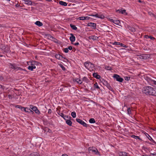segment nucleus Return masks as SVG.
Returning a JSON list of instances; mask_svg holds the SVG:
<instances>
[{
	"mask_svg": "<svg viewBox=\"0 0 156 156\" xmlns=\"http://www.w3.org/2000/svg\"><path fill=\"white\" fill-rule=\"evenodd\" d=\"M59 4L62 5L66 6L67 5V3L65 2L62 1H60L59 2Z\"/></svg>",
	"mask_w": 156,
	"mask_h": 156,
	"instance_id": "nucleus-23",
	"label": "nucleus"
},
{
	"mask_svg": "<svg viewBox=\"0 0 156 156\" xmlns=\"http://www.w3.org/2000/svg\"><path fill=\"white\" fill-rule=\"evenodd\" d=\"M103 84L106 87L109 84L105 80L103 79L102 82Z\"/></svg>",
	"mask_w": 156,
	"mask_h": 156,
	"instance_id": "nucleus-21",
	"label": "nucleus"
},
{
	"mask_svg": "<svg viewBox=\"0 0 156 156\" xmlns=\"http://www.w3.org/2000/svg\"><path fill=\"white\" fill-rule=\"evenodd\" d=\"M119 156H128V154L125 152L121 151L119 153Z\"/></svg>",
	"mask_w": 156,
	"mask_h": 156,
	"instance_id": "nucleus-14",
	"label": "nucleus"
},
{
	"mask_svg": "<svg viewBox=\"0 0 156 156\" xmlns=\"http://www.w3.org/2000/svg\"><path fill=\"white\" fill-rule=\"evenodd\" d=\"M37 62L36 61H32L31 62V66H29L28 67V69L31 71L33 70L34 69L36 68V66L34 64L37 63Z\"/></svg>",
	"mask_w": 156,
	"mask_h": 156,
	"instance_id": "nucleus-3",
	"label": "nucleus"
},
{
	"mask_svg": "<svg viewBox=\"0 0 156 156\" xmlns=\"http://www.w3.org/2000/svg\"><path fill=\"white\" fill-rule=\"evenodd\" d=\"M32 4H33V5H35V4L34 2H32Z\"/></svg>",
	"mask_w": 156,
	"mask_h": 156,
	"instance_id": "nucleus-64",
	"label": "nucleus"
},
{
	"mask_svg": "<svg viewBox=\"0 0 156 156\" xmlns=\"http://www.w3.org/2000/svg\"><path fill=\"white\" fill-rule=\"evenodd\" d=\"M105 69L108 70H111L112 69V67L108 66H105Z\"/></svg>",
	"mask_w": 156,
	"mask_h": 156,
	"instance_id": "nucleus-33",
	"label": "nucleus"
},
{
	"mask_svg": "<svg viewBox=\"0 0 156 156\" xmlns=\"http://www.w3.org/2000/svg\"><path fill=\"white\" fill-rule=\"evenodd\" d=\"M94 87L97 89H99V87L98 86V83H95L94 84Z\"/></svg>",
	"mask_w": 156,
	"mask_h": 156,
	"instance_id": "nucleus-38",
	"label": "nucleus"
},
{
	"mask_svg": "<svg viewBox=\"0 0 156 156\" xmlns=\"http://www.w3.org/2000/svg\"><path fill=\"white\" fill-rule=\"evenodd\" d=\"M4 86L0 84V89H2V90H4Z\"/></svg>",
	"mask_w": 156,
	"mask_h": 156,
	"instance_id": "nucleus-47",
	"label": "nucleus"
},
{
	"mask_svg": "<svg viewBox=\"0 0 156 156\" xmlns=\"http://www.w3.org/2000/svg\"><path fill=\"white\" fill-rule=\"evenodd\" d=\"M48 114H51V109H49L48 110Z\"/></svg>",
	"mask_w": 156,
	"mask_h": 156,
	"instance_id": "nucleus-50",
	"label": "nucleus"
},
{
	"mask_svg": "<svg viewBox=\"0 0 156 156\" xmlns=\"http://www.w3.org/2000/svg\"><path fill=\"white\" fill-rule=\"evenodd\" d=\"M111 44L113 45H119L120 44V43L117 42H114L112 43Z\"/></svg>",
	"mask_w": 156,
	"mask_h": 156,
	"instance_id": "nucleus-34",
	"label": "nucleus"
},
{
	"mask_svg": "<svg viewBox=\"0 0 156 156\" xmlns=\"http://www.w3.org/2000/svg\"><path fill=\"white\" fill-rule=\"evenodd\" d=\"M148 14L151 16H153L156 19V16L152 12H148Z\"/></svg>",
	"mask_w": 156,
	"mask_h": 156,
	"instance_id": "nucleus-28",
	"label": "nucleus"
},
{
	"mask_svg": "<svg viewBox=\"0 0 156 156\" xmlns=\"http://www.w3.org/2000/svg\"><path fill=\"white\" fill-rule=\"evenodd\" d=\"M150 56L149 55L147 54L143 55H140L139 58L143 59H147L149 58Z\"/></svg>",
	"mask_w": 156,
	"mask_h": 156,
	"instance_id": "nucleus-9",
	"label": "nucleus"
},
{
	"mask_svg": "<svg viewBox=\"0 0 156 156\" xmlns=\"http://www.w3.org/2000/svg\"><path fill=\"white\" fill-rule=\"evenodd\" d=\"M93 76L94 77L97 79H99L100 78V76L98 75L96 73H94L93 74Z\"/></svg>",
	"mask_w": 156,
	"mask_h": 156,
	"instance_id": "nucleus-22",
	"label": "nucleus"
},
{
	"mask_svg": "<svg viewBox=\"0 0 156 156\" xmlns=\"http://www.w3.org/2000/svg\"><path fill=\"white\" fill-rule=\"evenodd\" d=\"M119 45H120L122 46H123V45H124V44L122 43H120V44H119Z\"/></svg>",
	"mask_w": 156,
	"mask_h": 156,
	"instance_id": "nucleus-61",
	"label": "nucleus"
},
{
	"mask_svg": "<svg viewBox=\"0 0 156 156\" xmlns=\"http://www.w3.org/2000/svg\"><path fill=\"white\" fill-rule=\"evenodd\" d=\"M145 37L146 38H149V36L147 35L145 36Z\"/></svg>",
	"mask_w": 156,
	"mask_h": 156,
	"instance_id": "nucleus-58",
	"label": "nucleus"
},
{
	"mask_svg": "<svg viewBox=\"0 0 156 156\" xmlns=\"http://www.w3.org/2000/svg\"><path fill=\"white\" fill-rule=\"evenodd\" d=\"M30 156H40L39 154L36 152H34L31 153L30 154Z\"/></svg>",
	"mask_w": 156,
	"mask_h": 156,
	"instance_id": "nucleus-25",
	"label": "nucleus"
},
{
	"mask_svg": "<svg viewBox=\"0 0 156 156\" xmlns=\"http://www.w3.org/2000/svg\"><path fill=\"white\" fill-rule=\"evenodd\" d=\"M3 51L4 52V53H8L10 52V50L9 46L6 45V47L5 49H4V50Z\"/></svg>",
	"mask_w": 156,
	"mask_h": 156,
	"instance_id": "nucleus-16",
	"label": "nucleus"
},
{
	"mask_svg": "<svg viewBox=\"0 0 156 156\" xmlns=\"http://www.w3.org/2000/svg\"><path fill=\"white\" fill-rule=\"evenodd\" d=\"M30 108L33 111H34L36 113L38 114H40L39 111L37 109V108L36 107L32 105H31L30 106Z\"/></svg>",
	"mask_w": 156,
	"mask_h": 156,
	"instance_id": "nucleus-7",
	"label": "nucleus"
},
{
	"mask_svg": "<svg viewBox=\"0 0 156 156\" xmlns=\"http://www.w3.org/2000/svg\"><path fill=\"white\" fill-rule=\"evenodd\" d=\"M107 87L111 91H113V88L109 84Z\"/></svg>",
	"mask_w": 156,
	"mask_h": 156,
	"instance_id": "nucleus-36",
	"label": "nucleus"
},
{
	"mask_svg": "<svg viewBox=\"0 0 156 156\" xmlns=\"http://www.w3.org/2000/svg\"><path fill=\"white\" fill-rule=\"evenodd\" d=\"M89 150L90 151H91L93 152H94L96 154H97L98 153V151L97 150V149H96L95 147H90L89 148Z\"/></svg>",
	"mask_w": 156,
	"mask_h": 156,
	"instance_id": "nucleus-11",
	"label": "nucleus"
},
{
	"mask_svg": "<svg viewBox=\"0 0 156 156\" xmlns=\"http://www.w3.org/2000/svg\"><path fill=\"white\" fill-rule=\"evenodd\" d=\"M55 58L59 60H62V58H64L65 59H66V60H68L65 57H64L62 55L59 54H56L55 55Z\"/></svg>",
	"mask_w": 156,
	"mask_h": 156,
	"instance_id": "nucleus-10",
	"label": "nucleus"
},
{
	"mask_svg": "<svg viewBox=\"0 0 156 156\" xmlns=\"http://www.w3.org/2000/svg\"><path fill=\"white\" fill-rule=\"evenodd\" d=\"M64 51L65 53H68V52L69 50L68 48H65L64 49Z\"/></svg>",
	"mask_w": 156,
	"mask_h": 156,
	"instance_id": "nucleus-40",
	"label": "nucleus"
},
{
	"mask_svg": "<svg viewBox=\"0 0 156 156\" xmlns=\"http://www.w3.org/2000/svg\"><path fill=\"white\" fill-rule=\"evenodd\" d=\"M96 24L93 23H90L87 25V26L92 27L93 29L96 28Z\"/></svg>",
	"mask_w": 156,
	"mask_h": 156,
	"instance_id": "nucleus-12",
	"label": "nucleus"
},
{
	"mask_svg": "<svg viewBox=\"0 0 156 156\" xmlns=\"http://www.w3.org/2000/svg\"><path fill=\"white\" fill-rule=\"evenodd\" d=\"M149 38L151 39L152 40H154L155 39V38L153 37H152L151 36H149Z\"/></svg>",
	"mask_w": 156,
	"mask_h": 156,
	"instance_id": "nucleus-44",
	"label": "nucleus"
},
{
	"mask_svg": "<svg viewBox=\"0 0 156 156\" xmlns=\"http://www.w3.org/2000/svg\"><path fill=\"white\" fill-rule=\"evenodd\" d=\"M138 2H142V1L140 0H138Z\"/></svg>",
	"mask_w": 156,
	"mask_h": 156,
	"instance_id": "nucleus-63",
	"label": "nucleus"
},
{
	"mask_svg": "<svg viewBox=\"0 0 156 156\" xmlns=\"http://www.w3.org/2000/svg\"><path fill=\"white\" fill-rule=\"evenodd\" d=\"M142 156H150L149 155H148L145 154V155H143Z\"/></svg>",
	"mask_w": 156,
	"mask_h": 156,
	"instance_id": "nucleus-62",
	"label": "nucleus"
},
{
	"mask_svg": "<svg viewBox=\"0 0 156 156\" xmlns=\"http://www.w3.org/2000/svg\"><path fill=\"white\" fill-rule=\"evenodd\" d=\"M29 112H30V113H31L32 114H33L34 113V112L33 111H32L31 110H30V111Z\"/></svg>",
	"mask_w": 156,
	"mask_h": 156,
	"instance_id": "nucleus-53",
	"label": "nucleus"
},
{
	"mask_svg": "<svg viewBox=\"0 0 156 156\" xmlns=\"http://www.w3.org/2000/svg\"><path fill=\"white\" fill-rule=\"evenodd\" d=\"M68 49H69V50H71L73 48L72 46H69L68 47Z\"/></svg>",
	"mask_w": 156,
	"mask_h": 156,
	"instance_id": "nucleus-51",
	"label": "nucleus"
},
{
	"mask_svg": "<svg viewBox=\"0 0 156 156\" xmlns=\"http://www.w3.org/2000/svg\"><path fill=\"white\" fill-rule=\"evenodd\" d=\"M85 67L89 70H93L94 67V65L90 62H86L84 63Z\"/></svg>",
	"mask_w": 156,
	"mask_h": 156,
	"instance_id": "nucleus-2",
	"label": "nucleus"
},
{
	"mask_svg": "<svg viewBox=\"0 0 156 156\" xmlns=\"http://www.w3.org/2000/svg\"><path fill=\"white\" fill-rule=\"evenodd\" d=\"M87 78L86 77H84L83 78V80H85V81L86 80H87Z\"/></svg>",
	"mask_w": 156,
	"mask_h": 156,
	"instance_id": "nucleus-56",
	"label": "nucleus"
},
{
	"mask_svg": "<svg viewBox=\"0 0 156 156\" xmlns=\"http://www.w3.org/2000/svg\"><path fill=\"white\" fill-rule=\"evenodd\" d=\"M79 44L78 42L74 44V45H75L76 46L78 45Z\"/></svg>",
	"mask_w": 156,
	"mask_h": 156,
	"instance_id": "nucleus-57",
	"label": "nucleus"
},
{
	"mask_svg": "<svg viewBox=\"0 0 156 156\" xmlns=\"http://www.w3.org/2000/svg\"><path fill=\"white\" fill-rule=\"evenodd\" d=\"M62 156H68V155L66 154H63L62 155Z\"/></svg>",
	"mask_w": 156,
	"mask_h": 156,
	"instance_id": "nucleus-60",
	"label": "nucleus"
},
{
	"mask_svg": "<svg viewBox=\"0 0 156 156\" xmlns=\"http://www.w3.org/2000/svg\"><path fill=\"white\" fill-rule=\"evenodd\" d=\"M89 122L90 123H94L95 122V119L93 118L90 119L89 120Z\"/></svg>",
	"mask_w": 156,
	"mask_h": 156,
	"instance_id": "nucleus-31",
	"label": "nucleus"
},
{
	"mask_svg": "<svg viewBox=\"0 0 156 156\" xmlns=\"http://www.w3.org/2000/svg\"><path fill=\"white\" fill-rule=\"evenodd\" d=\"M8 96L9 99H11L12 98V96L10 94L8 95Z\"/></svg>",
	"mask_w": 156,
	"mask_h": 156,
	"instance_id": "nucleus-48",
	"label": "nucleus"
},
{
	"mask_svg": "<svg viewBox=\"0 0 156 156\" xmlns=\"http://www.w3.org/2000/svg\"><path fill=\"white\" fill-rule=\"evenodd\" d=\"M76 121L84 127H87V124L82 120L79 119H76Z\"/></svg>",
	"mask_w": 156,
	"mask_h": 156,
	"instance_id": "nucleus-6",
	"label": "nucleus"
},
{
	"mask_svg": "<svg viewBox=\"0 0 156 156\" xmlns=\"http://www.w3.org/2000/svg\"><path fill=\"white\" fill-rule=\"evenodd\" d=\"M3 79V76L1 75H0V80H2Z\"/></svg>",
	"mask_w": 156,
	"mask_h": 156,
	"instance_id": "nucleus-52",
	"label": "nucleus"
},
{
	"mask_svg": "<svg viewBox=\"0 0 156 156\" xmlns=\"http://www.w3.org/2000/svg\"><path fill=\"white\" fill-rule=\"evenodd\" d=\"M6 45H5L3 44L0 45V48L2 49V50L3 51L4 49H5V48Z\"/></svg>",
	"mask_w": 156,
	"mask_h": 156,
	"instance_id": "nucleus-30",
	"label": "nucleus"
},
{
	"mask_svg": "<svg viewBox=\"0 0 156 156\" xmlns=\"http://www.w3.org/2000/svg\"><path fill=\"white\" fill-rule=\"evenodd\" d=\"M113 77L115 79L118 81L122 82L123 81V79L120 77V76L117 74H114Z\"/></svg>",
	"mask_w": 156,
	"mask_h": 156,
	"instance_id": "nucleus-4",
	"label": "nucleus"
},
{
	"mask_svg": "<svg viewBox=\"0 0 156 156\" xmlns=\"http://www.w3.org/2000/svg\"><path fill=\"white\" fill-rule=\"evenodd\" d=\"M85 20H88L90 19V17L88 16L85 17Z\"/></svg>",
	"mask_w": 156,
	"mask_h": 156,
	"instance_id": "nucleus-49",
	"label": "nucleus"
},
{
	"mask_svg": "<svg viewBox=\"0 0 156 156\" xmlns=\"http://www.w3.org/2000/svg\"><path fill=\"white\" fill-rule=\"evenodd\" d=\"M70 27L73 30H76L77 29V27L74 25L70 24Z\"/></svg>",
	"mask_w": 156,
	"mask_h": 156,
	"instance_id": "nucleus-24",
	"label": "nucleus"
},
{
	"mask_svg": "<svg viewBox=\"0 0 156 156\" xmlns=\"http://www.w3.org/2000/svg\"><path fill=\"white\" fill-rule=\"evenodd\" d=\"M91 16H95L99 18H102L101 17H100V16H98V14H96L95 15H91Z\"/></svg>",
	"mask_w": 156,
	"mask_h": 156,
	"instance_id": "nucleus-42",
	"label": "nucleus"
},
{
	"mask_svg": "<svg viewBox=\"0 0 156 156\" xmlns=\"http://www.w3.org/2000/svg\"><path fill=\"white\" fill-rule=\"evenodd\" d=\"M66 121V123L69 126H71L72 124V122L70 121V119H66L65 120Z\"/></svg>",
	"mask_w": 156,
	"mask_h": 156,
	"instance_id": "nucleus-20",
	"label": "nucleus"
},
{
	"mask_svg": "<svg viewBox=\"0 0 156 156\" xmlns=\"http://www.w3.org/2000/svg\"><path fill=\"white\" fill-rule=\"evenodd\" d=\"M127 111V113L129 115L130 114H131V110L130 108H128Z\"/></svg>",
	"mask_w": 156,
	"mask_h": 156,
	"instance_id": "nucleus-39",
	"label": "nucleus"
},
{
	"mask_svg": "<svg viewBox=\"0 0 156 156\" xmlns=\"http://www.w3.org/2000/svg\"><path fill=\"white\" fill-rule=\"evenodd\" d=\"M22 109H23V111L25 112H28V111H27L26 110L27 109V110L28 109L27 108H25L24 107H23ZM21 110H22V109Z\"/></svg>",
	"mask_w": 156,
	"mask_h": 156,
	"instance_id": "nucleus-41",
	"label": "nucleus"
},
{
	"mask_svg": "<svg viewBox=\"0 0 156 156\" xmlns=\"http://www.w3.org/2000/svg\"><path fill=\"white\" fill-rule=\"evenodd\" d=\"M16 107L17 108H19L20 109H21V110L22 109V108H23L21 106H20V105H16Z\"/></svg>",
	"mask_w": 156,
	"mask_h": 156,
	"instance_id": "nucleus-43",
	"label": "nucleus"
},
{
	"mask_svg": "<svg viewBox=\"0 0 156 156\" xmlns=\"http://www.w3.org/2000/svg\"><path fill=\"white\" fill-rule=\"evenodd\" d=\"M35 24L39 27H41L43 26V23L40 21H37L35 23Z\"/></svg>",
	"mask_w": 156,
	"mask_h": 156,
	"instance_id": "nucleus-17",
	"label": "nucleus"
},
{
	"mask_svg": "<svg viewBox=\"0 0 156 156\" xmlns=\"http://www.w3.org/2000/svg\"><path fill=\"white\" fill-rule=\"evenodd\" d=\"M146 135L150 140L153 142L154 144H156V142L152 139V138L150 136V135L146 133Z\"/></svg>",
	"mask_w": 156,
	"mask_h": 156,
	"instance_id": "nucleus-15",
	"label": "nucleus"
},
{
	"mask_svg": "<svg viewBox=\"0 0 156 156\" xmlns=\"http://www.w3.org/2000/svg\"><path fill=\"white\" fill-rule=\"evenodd\" d=\"M120 10H121V9H118L117 10L116 12L119 13H121V11Z\"/></svg>",
	"mask_w": 156,
	"mask_h": 156,
	"instance_id": "nucleus-54",
	"label": "nucleus"
},
{
	"mask_svg": "<svg viewBox=\"0 0 156 156\" xmlns=\"http://www.w3.org/2000/svg\"><path fill=\"white\" fill-rule=\"evenodd\" d=\"M59 65L62 68V69L63 70H65L66 69H65V67L62 64H59Z\"/></svg>",
	"mask_w": 156,
	"mask_h": 156,
	"instance_id": "nucleus-35",
	"label": "nucleus"
},
{
	"mask_svg": "<svg viewBox=\"0 0 156 156\" xmlns=\"http://www.w3.org/2000/svg\"><path fill=\"white\" fill-rule=\"evenodd\" d=\"M128 29L131 31L132 32H134L135 31V29L133 27H131L130 26H127Z\"/></svg>",
	"mask_w": 156,
	"mask_h": 156,
	"instance_id": "nucleus-19",
	"label": "nucleus"
},
{
	"mask_svg": "<svg viewBox=\"0 0 156 156\" xmlns=\"http://www.w3.org/2000/svg\"><path fill=\"white\" fill-rule=\"evenodd\" d=\"M120 23V21L118 20H115L114 21V23L117 25H119V24Z\"/></svg>",
	"mask_w": 156,
	"mask_h": 156,
	"instance_id": "nucleus-26",
	"label": "nucleus"
},
{
	"mask_svg": "<svg viewBox=\"0 0 156 156\" xmlns=\"http://www.w3.org/2000/svg\"><path fill=\"white\" fill-rule=\"evenodd\" d=\"M59 115H60L65 120H66V119H70L71 118V117L69 116H68L67 115L66 116V115H65L62 113V112H59L58 113Z\"/></svg>",
	"mask_w": 156,
	"mask_h": 156,
	"instance_id": "nucleus-8",
	"label": "nucleus"
},
{
	"mask_svg": "<svg viewBox=\"0 0 156 156\" xmlns=\"http://www.w3.org/2000/svg\"><path fill=\"white\" fill-rule=\"evenodd\" d=\"M125 79L126 80H128L130 79V77L126 76L125 77Z\"/></svg>",
	"mask_w": 156,
	"mask_h": 156,
	"instance_id": "nucleus-46",
	"label": "nucleus"
},
{
	"mask_svg": "<svg viewBox=\"0 0 156 156\" xmlns=\"http://www.w3.org/2000/svg\"><path fill=\"white\" fill-rule=\"evenodd\" d=\"M153 83L155 85H156V81L154 80L153 81Z\"/></svg>",
	"mask_w": 156,
	"mask_h": 156,
	"instance_id": "nucleus-59",
	"label": "nucleus"
},
{
	"mask_svg": "<svg viewBox=\"0 0 156 156\" xmlns=\"http://www.w3.org/2000/svg\"><path fill=\"white\" fill-rule=\"evenodd\" d=\"M70 36L69 37V40L72 42H74L75 40V37L73 34H70Z\"/></svg>",
	"mask_w": 156,
	"mask_h": 156,
	"instance_id": "nucleus-13",
	"label": "nucleus"
},
{
	"mask_svg": "<svg viewBox=\"0 0 156 156\" xmlns=\"http://www.w3.org/2000/svg\"><path fill=\"white\" fill-rule=\"evenodd\" d=\"M80 20H85V17L84 16H82L79 17L77 18Z\"/></svg>",
	"mask_w": 156,
	"mask_h": 156,
	"instance_id": "nucleus-37",
	"label": "nucleus"
},
{
	"mask_svg": "<svg viewBox=\"0 0 156 156\" xmlns=\"http://www.w3.org/2000/svg\"><path fill=\"white\" fill-rule=\"evenodd\" d=\"M120 11H121V13L122 14H123L126 11V10L125 9H124V10L121 9V10H120Z\"/></svg>",
	"mask_w": 156,
	"mask_h": 156,
	"instance_id": "nucleus-45",
	"label": "nucleus"
},
{
	"mask_svg": "<svg viewBox=\"0 0 156 156\" xmlns=\"http://www.w3.org/2000/svg\"><path fill=\"white\" fill-rule=\"evenodd\" d=\"M131 137H132L134 139H139L140 140H141V139H140V138L139 137V136H136L134 135H132V136H131Z\"/></svg>",
	"mask_w": 156,
	"mask_h": 156,
	"instance_id": "nucleus-29",
	"label": "nucleus"
},
{
	"mask_svg": "<svg viewBox=\"0 0 156 156\" xmlns=\"http://www.w3.org/2000/svg\"><path fill=\"white\" fill-rule=\"evenodd\" d=\"M109 20H110V21H111V22H112L114 23V20H113L112 19H109Z\"/></svg>",
	"mask_w": 156,
	"mask_h": 156,
	"instance_id": "nucleus-55",
	"label": "nucleus"
},
{
	"mask_svg": "<svg viewBox=\"0 0 156 156\" xmlns=\"http://www.w3.org/2000/svg\"><path fill=\"white\" fill-rule=\"evenodd\" d=\"M10 67L12 69H14L16 70H21V69L20 68L18 67L15 64L10 63Z\"/></svg>",
	"mask_w": 156,
	"mask_h": 156,
	"instance_id": "nucleus-5",
	"label": "nucleus"
},
{
	"mask_svg": "<svg viewBox=\"0 0 156 156\" xmlns=\"http://www.w3.org/2000/svg\"><path fill=\"white\" fill-rule=\"evenodd\" d=\"M75 81L79 84H81L82 83V80H81L80 79H79L77 78L76 79Z\"/></svg>",
	"mask_w": 156,
	"mask_h": 156,
	"instance_id": "nucleus-27",
	"label": "nucleus"
},
{
	"mask_svg": "<svg viewBox=\"0 0 156 156\" xmlns=\"http://www.w3.org/2000/svg\"><path fill=\"white\" fill-rule=\"evenodd\" d=\"M89 38L90 39H92L94 40H97L98 39V37L95 36H90Z\"/></svg>",
	"mask_w": 156,
	"mask_h": 156,
	"instance_id": "nucleus-18",
	"label": "nucleus"
},
{
	"mask_svg": "<svg viewBox=\"0 0 156 156\" xmlns=\"http://www.w3.org/2000/svg\"><path fill=\"white\" fill-rule=\"evenodd\" d=\"M71 115L73 118H76V113L75 112H73L71 113Z\"/></svg>",
	"mask_w": 156,
	"mask_h": 156,
	"instance_id": "nucleus-32",
	"label": "nucleus"
},
{
	"mask_svg": "<svg viewBox=\"0 0 156 156\" xmlns=\"http://www.w3.org/2000/svg\"><path fill=\"white\" fill-rule=\"evenodd\" d=\"M143 92L147 95L156 96V89L151 87H144Z\"/></svg>",
	"mask_w": 156,
	"mask_h": 156,
	"instance_id": "nucleus-1",
	"label": "nucleus"
}]
</instances>
